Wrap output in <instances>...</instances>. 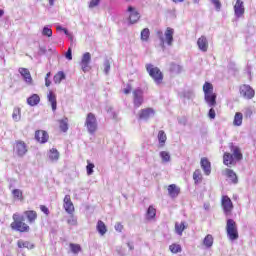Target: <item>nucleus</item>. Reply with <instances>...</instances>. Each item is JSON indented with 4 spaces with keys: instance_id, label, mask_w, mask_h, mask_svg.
<instances>
[{
    "instance_id": "f257e3e1",
    "label": "nucleus",
    "mask_w": 256,
    "mask_h": 256,
    "mask_svg": "<svg viewBox=\"0 0 256 256\" xmlns=\"http://www.w3.org/2000/svg\"><path fill=\"white\" fill-rule=\"evenodd\" d=\"M13 222L10 227L13 231H18V233H29L30 227L25 223V218L18 213L13 214Z\"/></svg>"
},
{
    "instance_id": "f03ea898",
    "label": "nucleus",
    "mask_w": 256,
    "mask_h": 256,
    "mask_svg": "<svg viewBox=\"0 0 256 256\" xmlns=\"http://www.w3.org/2000/svg\"><path fill=\"white\" fill-rule=\"evenodd\" d=\"M204 100L209 107L217 105V93L213 92V84L205 82L203 85Z\"/></svg>"
},
{
    "instance_id": "7ed1b4c3",
    "label": "nucleus",
    "mask_w": 256,
    "mask_h": 256,
    "mask_svg": "<svg viewBox=\"0 0 256 256\" xmlns=\"http://www.w3.org/2000/svg\"><path fill=\"white\" fill-rule=\"evenodd\" d=\"M146 71L157 85L163 83V72L153 64H146Z\"/></svg>"
},
{
    "instance_id": "20e7f679",
    "label": "nucleus",
    "mask_w": 256,
    "mask_h": 256,
    "mask_svg": "<svg viewBox=\"0 0 256 256\" xmlns=\"http://www.w3.org/2000/svg\"><path fill=\"white\" fill-rule=\"evenodd\" d=\"M226 234L230 241H237L239 239V230L237 229V222L233 219H228L226 222Z\"/></svg>"
},
{
    "instance_id": "39448f33",
    "label": "nucleus",
    "mask_w": 256,
    "mask_h": 256,
    "mask_svg": "<svg viewBox=\"0 0 256 256\" xmlns=\"http://www.w3.org/2000/svg\"><path fill=\"white\" fill-rule=\"evenodd\" d=\"M85 127L90 135L97 133V117L95 114L90 112L86 115Z\"/></svg>"
},
{
    "instance_id": "423d86ee",
    "label": "nucleus",
    "mask_w": 256,
    "mask_h": 256,
    "mask_svg": "<svg viewBox=\"0 0 256 256\" xmlns=\"http://www.w3.org/2000/svg\"><path fill=\"white\" fill-rule=\"evenodd\" d=\"M132 99H133V105L134 109H139L145 103V98L143 96V89L137 88L132 91Z\"/></svg>"
},
{
    "instance_id": "0eeeda50",
    "label": "nucleus",
    "mask_w": 256,
    "mask_h": 256,
    "mask_svg": "<svg viewBox=\"0 0 256 256\" xmlns=\"http://www.w3.org/2000/svg\"><path fill=\"white\" fill-rule=\"evenodd\" d=\"M221 206L225 215L229 216L231 213H233V201H231L229 196L223 195L221 197Z\"/></svg>"
},
{
    "instance_id": "6e6552de",
    "label": "nucleus",
    "mask_w": 256,
    "mask_h": 256,
    "mask_svg": "<svg viewBox=\"0 0 256 256\" xmlns=\"http://www.w3.org/2000/svg\"><path fill=\"white\" fill-rule=\"evenodd\" d=\"M27 144L25 141L17 140L14 144V153L18 155V157H25L27 155Z\"/></svg>"
},
{
    "instance_id": "1a4fd4ad",
    "label": "nucleus",
    "mask_w": 256,
    "mask_h": 256,
    "mask_svg": "<svg viewBox=\"0 0 256 256\" xmlns=\"http://www.w3.org/2000/svg\"><path fill=\"white\" fill-rule=\"evenodd\" d=\"M239 91L240 95L244 99H253V97H255V90H253V88L247 84L241 85Z\"/></svg>"
},
{
    "instance_id": "9d476101",
    "label": "nucleus",
    "mask_w": 256,
    "mask_h": 256,
    "mask_svg": "<svg viewBox=\"0 0 256 256\" xmlns=\"http://www.w3.org/2000/svg\"><path fill=\"white\" fill-rule=\"evenodd\" d=\"M91 53L86 52L83 54L80 65L82 68V71H84V73H87V71H91Z\"/></svg>"
},
{
    "instance_id": "9b49d317",
    "label": "nucleus",
    "mask_w": 256,
    "mask_h": 256,
    "mask_svg": "<svg viewBox=\"0 0 256 256\" xmlns=\"http://www.w3.org/2000/svg\"><path fill=\"white\" fill-rule=\"evenodd\" d=\"M155 115V109L153 108H144L138 112V118L140 121H147V119H151Z\"/></svg>"
},
{
    "instance_id": "f8f14e48",
    "label": "nucleus",
    "mask_w": 256,
    "mask_h": 256,
    "mask_svg": "<svg viewBox=\"0 0 256 256\" xmlns=\"http://www.w3.org/2000/svg\"><path fill=\"white\" fill-rule=\"evenodd\" d=\"M127 11H128V13H130L129 21L132 25L137 23V21H139V19H141V14H139V11H137V9L135 7L129 6Z\"/></svg>"
},
{
    "instance_id": "ddd939ff",
    "label": "nucleus",
    "mask_w": 256,
    "mask_h": 256,
    "mask_svg": "<svg viewBox=\"0 0 256 256\" xmlns=\"http://www.w3.org/2000/svg\"><path fill=\"white\" fill-rule=\"evenodd\" d=\"M34 138L38 143L44 144L49 141V133L45 130H36Z\"/></svg>"
},
{
    "instance_id": "4468645a",
    "label": "nucleus",
    "mask_w": 256,
    "mask_h": 256,
    "mask_svg": "<svg viewBox=\"0 0 256 256\" xmlns=\"http://www.w3.org/2000/svg\"><path fill=\"white\" fill-rule=\"evenodd\" d=\"M63 201V207L66 213H68L69 215H73V213H75V206L73 205V201H71V195H66Z\"/></svg>"
},
{
    "instance_id": "2eb2a0df",
    "label": "nucleus",
    "mask_w": 256,
    "mask_h": 256,
    "mask_svg": "<svg viewBox=\"0 0 256 256\" xmlns=\"http://www.w3.org/2000/svg\"><path fill=\"white\" fill-rule=\"evenodd\" d=\"M229 149L236 161H241L243 159V153L241 152V148H239V146H235V144L230 143Z\"/></svg>"
},
{
    "instance_id": "dca6fc26",
    "label": "nucleus",
    "mask_w": 256,
    "mask_h": 256,
    "mask_svg": "<svg viewBox=\"0 0 256 256\" xmlns=\"http://www.w3.org/2000/svg\"><path fill=\"white\" fill-rule=\"evenodd\" d=\"M167 191H168L169 197H171L172 199H175L179 197V193H181V188H179V186H177L176 184H170L167 187Z\"/></svg>"
},
{
    "instance_id": "f3484780",
    "label": "nucleus",
    "mask_w": 256,
    "mask_h": 256,
    "mask_svg": "<svg viewBox=\"0 0 256 256\" xmlns=\"http://www.w3.org/2000/svg\"><path fill=\"white\" fill-rule=\"evenodd\" d=\"M234 14L240 19L245 15V5L243 2H236L234 5Z\"/></svg>"
},
{
    "instance_id": "a211bd4d",
    "label": "nucleus",
    "mask_w": 256,
    "mask_h": 256,
    "mask_svg": "<svg viewBox=\"0 0 256 256\" xmlns=\"http://www.w3.org/2000/svg\"><path fill=\"white\" fill-rule=\"evenodd\" d=\"M19 73L22 75L24 81L28 83V85L33 84V78L31 77V72L27 68H19Z\"/></svg>"
},
{
    "instance_id": "6ab92c4d",
    "label": "nucleus",
    "mask_w": 256,
    "mask_h": 256,
    "mask_svg": "<svg viewBox=\"0 0 256 256\" xmlns=\"http://www.w3.org/2000/svg\"><path fill=\"white\" fill-rule=\"evenodd\" d=\"M223 163L226 165V167H231L232 165H236L237 160L232 156L231 153L225 152L223 155Z\"/></svg>"
},
{
    "instance_id": "aec40b11",
    "label": "nucleus",
    "mask_w": 256,
    "mask_h": 256,
    "mask_svg": "<svg viewBox=\"0 0 256 256\" xmlns=\"http://www.w3.org/2000/svg\"><path fill=\"white\" fill-rule=\"evenodd\" d=\"M200 165L205 173V175H211V162L207 157H203L200 160Z\"/></svg>"
},
{
    "instance_id": "412c9836",
    "label": "nucleus",
    "mask_w": 256,
    "mask_h": 256,
    "mask_svg": "<svg viewBox=\"0 0 256 256\" xmlns=\"http://www.w3.org/2000/svg\"><path fill=\"white\" fill-rule=\"evenodd\" d=\"M17 247L19 249H35V244L31 243L30 241H25L23 239H20L17 241Z\"/></svg>"
},
{
    "instance_id": "4be33fe9",
    "label": "nucleus",
    "mask_w": 256,
    "mask_h": 256,
    "mask_svg": "<svg viewBox=\"0 0 256 256\" xmlns=\"http://www.w3.org/2000/svg\"><path fill=\"white\" fill-rule=\"evenodd\" d=\"M197 45L200 51L206 52L209 49V42H207V38L205 36H201L198 41Z\"/></svg>"
},
{
    "instance_id": "5701e85b",
    "label": "nucleus",
    "mask_w": 256,
    "mask_h": 256,
    "mask_svg": "<svg viewBox=\"0 0 256 256\" xmlns=\"http://www.w3.org/2000/svg\"><path fill=\"white\" fill-rule=\"evenodd\" d=\"M47 99L52 107V111H57V96L53 91H49Z\"/></svg>"
},
{
    "instance_id": "b1692460",
    "label": "nucleus",
    "mask_w": 256,
    "mask_h": 256,
    "mask_svg": "<svg viewBox=\"0 0 256 256\" xmlns=\"http://www.w3.org/2000/svg\"><path fill=\"white\" fill-rule=\"evenodd\" d=\"M175 33V30L171 27H168L165 31V41L167 45H173V35Z\"/></svg>"
},
{
    "instance_id": "393cba45",
    "label": "nucleus",
    "mask_w": 256,
    "mask_h": 256,
    "mask_svg": "<svg viewBox=\"0 0 256 256\" xmlns=\"http://www.w3.org/2000/svg\"><path fill=\"white\" fill-rule=\"evenodd\" d=\"M24 215L26 219L28 220V223H35L37 221V211L35 210H26L24 212Z\"/></svg>"
},
{
    "instance_id": "a878e982",
    "label": "nucleus",
    "mask_w": 256,
    "mask_h": 256,
    "mask_svg": "<svg viewBox=\"0 0 256 256\" xmlns=\"http://www.w3.org/2000/svg\"><path fill=\"white\" fill-rule=\"evenodd\" d=\"M187 227H189V224H187V222L182 221V222H176L175 223V232L177 233V235H183V231L185 229H187Z\"/></svg>"
},
{
    "instance_id": "bb28decb",
    "label": "nucleus",
    "mask_w": 256,
    "mask_h": 256,
    "mask_svg": "<svg viewBox=\"0 0 256 256\" xmlns=\"http://www.w3.org/2000/svg\"><path fill=\"white\" fill-rule=\"evenodd\" d=\"M27 103L30 107H35V105H39L41 103V97L38 94H33L27 98Z\"/></svg>"
},
{
    "instance_id": "cd10ccee",
    "label": "nucleus",
    "mask_w": 256,
    "mask_h": 256,
    "mask_svg": "<svg viewBox=\"0 0 256 256\" xmlns=\"http://www.w3.org/2000/svg\"><path fill=\"white\" fill-rule=\"evenodd\" d=\"M96 230L102 237L107 233V225H105V222H103V220H98Z\"/></svg>"
},
{
    "instance_id": "c85d7f7f",
    "label": "nucleus",
    "mask_w": 256,
    "mask_h": 256,
    "mask_svg": "<svg viewBox=\"0 0 256 256\" xmlns=\"http://www.w3.org/2000/svg\"><path fill=\"white\" fill-rule=\"evenodd\" d=\"M234 127H241L243 125V113L236 112L233 120Z\"/></svg>"
},
{
    "instance_id": "c756f323",
    "label": "nucleus",
    "mask_w": 256,
    "mask_h": 256,
    "mask_svg": "<svg viewBox=\"0 0 256 256\" xmlns=\"http://www.w3.org/2000/svg\"><path fill=\"white\" fill-rule=\"evenodd\" d=\"M155 217H157V209L153 206H149L146 212V218L148 221H151V219H155Z\"/></svg>"
},
{
    "instance_id": "7c9ffc66",
    "label": "nucleus",
    "mask_w": 256,
    "mask_h": 256,
    "mask_svg": "<svg viewBox=\"0 0 256 256\" xmlns=\"http://www.w3.org/2000/svg\"><path fill=\"white\" fill-rule=\"evenodd\" d=\"M225 175H226V177H228V179H230V181H232V183L238 182L237 174L233 170L227 168L225 170Z\"/></svg>"
},
{
    "instance_id": "2f4dec72",
    "label": "nucleus",
    "mask_w": 256,
    "mask_h": 256,
    "mask_svg": "<svg viewBox=\"0 0 256 256\" xmlns=\"http://www.w3.org/2000/svg\"><path fill=\"white\" fill-rule=\"evenodd\" d=\"M158 141H159V147H163L165 143H167V134H165V131L160 130L158 132Z\"/></svg>"
},
{
    "instance_id": "473e14b6",
    "label": "nucleus",
    "mask_w": 256,
    "mask_h": 256,
    "mask_svg": "<svg viewBox=\"0 0 256 256\" xmlns=\"http://www.w3.org/2000/svg\"><path fill=\"white\" fill-rule=\"evenodd\" d=\"M54 83H56V85H59V83H61V81H64V79H66V75L65 72L63 71H59L54 75Z\"/></svg>"
},
{
    "instance_id": "72a5a7b5",
    "label": "nucleus",
    "mask_w": 256,
    "mask_h": 256,
    "mask_svg": "<svg viewBox=\"0 0 256 256\" xmlns=\"http://www.w3.org/2000/svg\"><path fill=\"white\" fill-rule=\"evenodd\" d=\"M68 121H69V119H67V118H64L59 121V127H60L61 131H63V133H67V131L69 130Z\"/></svg>"
},
{
    "instance_id": "f704fd0d",
    "label": "nucleus",
    "mask_w": 256,
    "mask_h": 256,
    "mask_svg": "<svg viewBox=\"0 0 256 256\" xmlns=\"http://www.w3.org/2000/svg\"><path fill=\"white\" fill-rule=\"evenodd\" d=\"M193 179H194V183H201V181H203V174L201 173V171L199 169H196L193 173Z\"/></svg>"
},
{
    "instance_id": "c9c22d12",
    "label": "nucleus",
    "mask_w": 256,
    "mask_h": 256,
    "mask_svg": "<svg viewBox=\"0 0 256 256\" xmlns=\"http://www.w3.org/2000/svg\"><path fill=\"white\" fill-rule=\"evenodd\" d=\"M203 245H205V247H213V235L208 234L205 236L204 240H203Z\"/></svg>"
},
{
    "instance_id": "e433bc0d",
    "label": "nucleus",
    "mask_w": 256,
    "mask_h": 256,
    "mask_svg": "<svg viewBox=\"0 0 256 256\" xmlns=\"http://www.w3.org/2000/svg\"><path fill=\"white\" fill-rule=\"evenodd\" d=\"M12 118L14 121H21V108L15 107L12 113Z\"/></svg>"
},
{
    "instance_id": "4c0bfd02",
    "label": "nucleus",
    "mask_w": 256,
    "mask_h": 256,
    "mask_svg": "<svg viewBox=\"0 0 256 256\" xmlns=\"http://www.w3.org/2000/svg\"><path fill=\"white\" fill-rule=\"evenodd\" d=\"M49 159H51V161H57L59 159V151L55 148L50 149Z\"/></svg>"
},
{
    "instance_id": "58836bf2",
    "label": "nucleus",
    "mask_w": 256,
    "mask_h": 256,
    "mask_svg": "<svg viewBox=\"0 0 256 256\" xmlns=\"http://www.w3.org/2000/svg\"><path fill=\"white\" fill-rule=\"evenodd\" d=\"M12 195L14 199H17L18 201H23V191H21L20 189H14L12 191Z\"/></svg>"
},
{
    "instance_id": "ea45409f",
    "label": "nucleus",
    "mask_w": 256,
    "mask_h": 256,
    "mask_svg": "<svg viewBox=\"0 0 256 256\" xmlns=\"http://www.w3.org/2000/svg\"><path fill=\"white\" fill-rule=\"evenodd\" d=\"M150 35H151V32L149 31V28H144L141 31V40L142 41H149Z\"/></svg>"
},
{
    "instance_id": "a19ab883",
    "label": "nucleus",
    "mask_w": 256,
    "mask_h": 256,
    "mask_svg": "<svg viewBox=\"0 0 256 256\" xmlns=\"http://www.w3.org/2000/svg\"><path fill=\"white\" fill-rule=\"evenodd\" d=\"M169 250L171 251V253L176 254V253H181L182 248H181V245L174 243L169 246Z\"/></svg>"
},
{
    "instance_id": "79ce46f5",
    "label": "nucleus",
    "mask_w": 256,
    "mask_h": 256,
    "mask_svg": "<svg viewBox=\"0 0 256 256\" xmlns=\"http://www.w3.org/2000/svg\"><path fill=\"white\" fill-rule=\"evenodd\" d=\"M160 157L165 163H169V161H171V155H169V152L167 151L160 152Z\"/></svg>"
},
{
    "instance_id": "37998d69",
    "label": "nucleus",
    "mask_w": 256,
    "mask_h": 256,
    "mask_svg": "<svg viewBox=\"0 0 256 256\" xmlns=\"http://www.w3.org/2000/svg\"><path fill=\"white\" fill-rule=\"evenodd\" d=\"M170 71H172V73H181L182 68L179 64L172 63L170 64Z\"/></svg>"
},
{
    "instance_id": "c03bdc74",
    "label": "nucleus",
    "mask_w": 256,
    "mask_h": 256,
    "mask_svg": "<svg viewBox=\"0 0 256 256\" xmlns=\"http://www.w3.org/2000/svg\"><path fill=\"white\" fill-rule=\"evenodd\" d=\"M70 249L72 251V253H74L75 255H77V253H81V245L79 244H70Z\"/></svg>"
},
{
    "instance_id": "a18cd8bd",
    "label": "nucleus",
    "mask_w": 256,
    "mask_h": 256,
    "mask_svg": "<svg viewBox=\"0 0 256 256\" xmlns=\"http://www.w3.org/2000/svg\"><path fill=\"white\" fill-rule=\"evenodd\" d=\"M42 35H44L45 37H53V30H51V28L45 26L42 30Z\"/></svg>"
},
{
    "instance_id": "49530a36",
    "label": "nucleus",
    "mask_w": 256,
    "mask_h": 256,
    "mask_svg": "<svg viewBox=\"0 0 256 256\" xmlns=\"http://www.w3.org/2000/svg\"><path fill=\"white\" fill-rule=\"evenodd\" d=\"M87 166H86V171H87V175H93V169H95V164L87 161Z\"/></svg>"
},
{
    "instance_id": "de8ad7c7",
    "label": "nucleus",
    "mask_w": 256,
    "mask_h": 256,
    "mask_svg": "<svg viewBox=\"0 0 256 256\" xmlns=\"http://www.w3.org/2000/svg\"><path fill=\"white\" fill-rule=\"evenodd\" d=\"M101 3V0H90L89 2V9H95V7H99V4Z\"/></svg>"
},
{
    "instance_id": "09e8293b",
    "label": "nucleus",
    "mask_w": 256,
    "mask_h": 256,
    "mask_svg": "<svg viewBox=\"0 0 256 256\" xmlns=\"http://www.w3.org/2000/svg\"><path fill=\"white\" fill-rule=\"evenodd\" d=\"M68 225H77V218L75 215L70 214V218L67 220Z\"/></svg>"
},
{
    "instance_id": "8fccbe9b",
    "label": "nucleus",
    "mask_w": 256,
    "mask_h": 256,
    "mask_svg": "<svg viewBox=\"0 0 256 256\" xmlns=\"http://www.w3.org/2000/svg\"><path fill=\"white\" fill-rule=\"evenodd\" d=\"M109 71H111V63H109V60H107L104 63V72L106 73V75L109 73Z\"/></svg>"
},
{
    "instance_id": "3c124183",
    "label": "nucleus",
    "mask_w": 256,
    "mask_h": 256,
    "mask_svg": "<svg viewBox=\"0 0 256 256\" xmlns=\"http://www.w3.org/2000/svg\"><path fill=\"white\" fill-rule=\"evenodd\" d=\"M40 210L42 211L43 214L46 215V217H49V208L45 205H40Z\"/></svg>"
},
{
    "instance_id": "603ef678",
    "label": "nucleus",
    "mask_w": 256,
    "mask_h": 256,
    "mask_svg": "<svg viewBox=\"0 0 256 256\" xmlns=\"http://www.w3.org/2000/svg\"><path fill=\"white\" fill-rule=\"evenodd\" d=\"M157 35L161 41L162 47H165V38L163 37V33L161 31L157 32Z\"/></svg>"
},
{
    "instance_id": "864d4df0",
    "label": "nucleus",
    "mask_w": 256,
    "mask_h": 256,
    "mask_svg": "<svg viewBox=\"0 0 256 256\" xmlns=\"http://www.w3.org/2000/svg\"><path fill=\"white\" fill-rule=\"evenodd\" d=\"M65 57H66V59H68V61H71L73 59V54H72L71 47L68 48V51L66 52Z\"/></svg>"
},
{
    "instance_id": "5fc2aeb1",
    "label": "nucleus",
    "mask_w": 256,
    "mask_h": 256,
    "mask_svg": "<svg viewBox=\"0 0 256 256\" xmlns=\"http://www.w3.org/2000/svg\"><path fill=\"white\" fill-rule=\"evenodd\" d=\"M217 11L221 10V2L219 0H211Z\"/></svg>"
},
{
    "instance_id": "6e6d98bb",
    "label": "nucleus",
    "mask_w": 256,
    "mask_h": 256,
    "mask_svg": "<svg viewBox=\"0 0 256 256\" xmlns=\"http://www.w3.org/2000/svg\"><path fill=\"white\" fill-rule=\"evenodd\" d=\"M208 117H209V119H215V117H216L215 109L210 108V110L208 112Z\"/></svg>"
},
{
    "instance_id": "4d7b16f0",
    "label": "nucleus",
    "mask_w": 256,
    "mask_h": 256,
    "mask_svg": "<svg viewBox=\"0 0 256 256\" xmlns=\"http://www.w3.org/2000/svg\"><path fill=\"white\" fill-rule=\"evenodd\" d=\"M131 91H133V88L131 87L130 84H128V85H127V88H125V89L123 90V93H124L125 95H129V93H131Z\"/></svg>"
},
{
    "instance_id": "13d9d810",
    "label": "nucleus",
    "mask_w": 256,
    "mask_h": 256,
    "mask_svg": "<svg viewBox=\"0 0 256 256\" xmlns=\"http://www.w3.org/2000/svg\"><path fill=\"white\" fill-rule=\"evenodd\" d=\"M115 229H116V231H118V233H121V231H123V224H121L119 222L116 223Z\"/></svg>"
},
{
    "instance_id": "bf43d9fd",
    "label": "nucleus",
    "mask_w": 256,
    "mask_h": 256,
    "mask_svg": "<svg viewBox=\"0 0 256 256\" xmlns=\"http://www.w3.org/2000/svg\"><path fill=\"white\" fill-rule=\"evenodd\" d=\"M45 85L51 87V80L49 78H45Z\"/></svg>"
},
{
    "instance_id": "052dcab7",
    "label": "nucleus",
    "mask_w": 256,
    "mask_h": 256,
    "mask_svg": "<svg viewBox=\"0 0 256 256\" xmlns=\"http://www.w3.org/2000/svg\"><path fill=\"white\" fill-rule=\"evenodd\" d=\"M50 7H53L55 5V0H48Z\"/></svg>"
},
{
    "instance_id": "680f3d73",
    "label": "nucleus",
    "mask_w": 256,
    "mask_h": 256,
    "mask_svg": "<svg viewBox=\"0 0 256 256\" xmlns=\"http://www.w3.org/2000/svg\"><path fill=\"white\" fill-rule=\"evenodd\" d=\"M174 3H183V0H172Z\"/></svg>"
},
{
    "instance_id": "e2e57ef3",
    "label": "nucleus",
    "mask_w": 256,
    "mask_h": 256,
    "mask_svg": "<svg viewBox=\"0 0 256 256\" xmlns=\"http://www.w3.org/2000/svg\"><path fill=\"white\" fill-rule=\"evenodd\" d=\"M3 15H5V11L0 9V17H3Z\"/></svg>"
},
{
    "instance_id": "0e129e2a",
    "label": "nucleus",
    "mask_w": 256,
    "mask_h": 256,
    "mask_svg": "<svg viewBox=\"0 0 256 256\" xmlns=\"http://www.w3.org/2000/svg\"><path fill=\"white\" fill-rule=\"evenodd\" d=\"M49 77H51V72H48V73L46 74V76H45V78H48V79H49Z\"/></svg>"
},
{
    "instance_id": "69168bd1",
    "label": "nucleus",
    "mask_w": 256,
    "mask_h": 256,
    "mask_svg": "<svg viewBox=\"0 0 256 256\" xmlns=\"http://www.w3.org/2000/svg\"><path fill=\"white\" fill-rule=\"evenodd\" d=\"M243 2V0H236V3Z\"/></svg>"
},
{
    "instance_id": "338daca9",
    "label": "nucleus",
    "mask_w": 256,
    "mask_h": 256,
    "mask_svg": "<svg viewBox=\"0 0 256 256\" xmlns=\"http://www.w3.org/2000/svg\"><path fill=\"white\" fill-rule=\"evenodd\" d=\"M64 33H67V30H64Z\"/></svg>"
}]
</instances>
